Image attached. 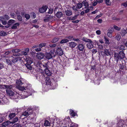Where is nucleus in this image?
Masks as SVG:
<instances>
[{"instance_id": "nucleus-31", "label": "nucleus", "mask_w": 127, "mask_h": 127, "mask_svg": "<svg viewBox=\"0 0 127 127\" xmlns=\"http://www.w3.org/2000/svg\"><path fill=\"white\" fill-rule=\"evenodd\" d=\"M18 120V118L17 117H15L14 118L11 123L12 124H14L15 122H17Z\"/></svg>"}, {"instance_id": "nucleus-36", "label": "nucleus", "mask_w": 127, "mask_h": 127, "mask_svg": "<svg viewBox=\"0 0 127 127\" xmlns=\"http://www.w3.org/2000/svg\"><path fill=\"white\" fill-rule=\"evenodd\" d=\"M82 3L79 2L77 4V6L78 9L81 8L82 6Z\"/></svg>"}, {"instance_id": "nucleus-17", "label": "nucleus", "mask_w": 127, "mask_h": 127, "mask_svg": "<svg viewBox=\"0 0 127 127\" xmlns=\"http://www.w3.org/2000/svg\"><path fill=\"white\" fill-rule=\"evenodd\" d=\"M69 46L72 48H74L75 46L76 45V43L73 42H71L69 43Z\"/></svg>"}, {"instance_id": "nucleus-19", "label": "nucleus", "mask_w": 127, "mask_h": 127, "mask_svg": "<svg viewBox=\"0 0 127 127\" xmlns=\"http://www.w3.org/2000/svg\"><path fill=\"white\" fill-rule=\"evenodd\" d=\"M66 15L67 16H70L72 14V11L70 9L67 10L65 11Z\"/></svg>"}, {"instance_id": "nucleus-57", "label": "nucleus", "mask_w": 127, "mask_h": 127, "mask_svg": "<svg viewBox=\"0 0 127 127\" xmlns=\"http://www.w3.org/2000/svg\"><path fill=\"white\" fill-rule=\"evenodd\" d=\"M41 49L40 48L38 47V48H36L35 49V50L37 52H38L41 51Z\"/></svg>"}, {"instance_id": "nucleus-12", "label": "nucleus", "mask_w": 127, "mask_h": 127, "mask_svg": "<svg viewBox=\"0 0 127 127\" xmlns=\"http://www.w3.org/2000/svg\"><path fill=\"white\" fill-rule=\"evenodd\" d=\"M85 46L82 44H79L77 46V47L80 51H82L83 50Z\"/></svg>"}, {"instance_id": "nucleus-30", "label": "nucleus", "mask_w": 127, "mask_h": 127, "mask_svg": "<svg viewBox=\"0 0 127 127\" xmlns=\"http://www.w3.org/2000/svg\"><path fill=\"white\" fill-rule=\"evenodd\" d=\"M117 40L119 41L120 40L121 38V37L120 35L119 34H117L115 37Z\"/></svg>"}, {"instance_id": "nucleus-11", "label": "nucleus", "mask_w": 127, "mask_h": 127, "mask_svg": "<svg viewBox=\"0 0 127 127\" xmlns=\"http://www.w3.org/2000/svg\"><path fill=\"white\" fill-rule=\"evenodd\" d=\"M11 62L14 64H15V63L17 62L18 61L19 59H20V57H18L17 58L14 57L12 56L11 57Z\"/></svg>"}, {"instance_id": "nucleus-52", "label": "nucleus", "mask_w": 127, "mask_h": 127, "mask_svg": "<svg viewBox=\"0 0 127 127\" xmlns=\"http://www.w3.org/2000/svg\"><path fill=\"white\" fill-rule=\"evenodd\" d=\"M92 54H94L97 52V51L96 49H93L92 50Z\"/></svg>"}, {"instance_id": "nucleus-61", "label": "nucleus", "mask_w": 127, "mask_h": 127, "mask_svg": "<svg viewBox=\"0 0 127 127\" xmlns=\"http://www.w3.org/2000/svg\"><path fill=\"white\" fill-rule=\"evenodd\" d=\"M4 118L3 117H0V123L3 122L4 120Z\"/></svg>"}, {"instance_id": "nucleus-47", "label": "nucleus", "mask_w": 127, "mask_h": 127, "mask_svg": "<svg viewBox=\"0 0 127 127\" xmlns=\"http://www.w3.org/2000/svg\"><path fill=\"white\" fill-rule=\"evenodd\" d=\"M104 39L106 41L105 43L108 44H110V43L109 42V39L108 38H107L105 36H104Z\"/></svg>"}, {"instance_id": "nucleus-64", "label": "nucleus", "mask_w": 127, "mask_h": 127, "mask_svg": "<svg viewBox=\"0 0 127 127\" xmlns=\"http://www.w3.org/2000/svg\"><path fill=\"white\" fill-rule=\"evenodd\" d=\"M96 33L98 35H99L101 34V32L99 30H98L96 31Z\"/></svg>"}, {"instance_id": "nucleus-63", "label": "nucleus", "mask_w": 127, "mask_h": 127, "mask_svg": "<svg viewBox=\"0 0 127 127\" xmlns=\"http://www.w3.org/2000/svg\"><path fill=\"white\" fill-rule=\"evenodd\" d=\"M10 15L13 18H14L15 17V14L14 13H11L10 14Z\"/></svg>"}, {"instance_id": "nucleus-27", "label": "nucleus", "mask_w": 127, "mask_h": 127, "mask_svg": "<svg viewBox=\"0 0 127 127\" xmlns=\"http://www.w3.org/2000/svg\"><path fill=\"white\" fill-rule=\"evenodd\" d=\"M4 19L3 17H0V20L2 21V24L3 25H5L7 23V22L5 21H4Z\"/></svg>"}, {"instance_id": "nucleus-15", "label": "nucleus", "mask_w": 127, "mask_h": 127, "mask_svg": "<svg viewBox=\"0 0 127 127\" xmlns=\"http://www.w3.org/2000/svg\"><path fill=\"white\" fill-rule=\"evenodd\" d=\"M44 57V55L43 53H39L37 55V58L40 60L43 58Z\"/></svg>"}, {"instance_id": "nucleus-24", "label": "nucleus", "mask_w": 127, "mask_h": 127, "mask_svg": "<svg viewBox=\"0 0 127 127\" xmlns=\"http://www.w3.org/2000/svg\"><path fill=\"white\" fill-rule=\"evenodd\" d=\"M82 3L85 6V8H87L88 7L89 4L86 1H83L82 2Z\"/></svg>"}, {"instance_id": "nucleus-41", "label": "nucleus", "mask_w": 127, "mask_h": 127, "mask_svg": "<svg viewBox=\"0 0 127 127\" xmlns=\"http://www.w3.org/2000/svg\"><path fill=\"white\" fill-rule=\"evenodd\" d=\"M6 62L8 65H11L12 64V63L11 62V61L9 59H6Z\"/></svg>"}, {"instance_id": "nucleus-14", "label": "nucleus", "mask_w": 127, "mask_h": 127, "mask_svg": "<svg viewBox=\"0 0 127 127\" xmlns=\"http://www.w3.org/2000/svg\"><path fill=\"white\" fill-rule=\"evenodd\" d=\"M127 33V30L125 29H122L121 31V34L122 36L125 35Z\"/></svg>"}, {"instance_id": "nucleus-26", "label": "nucleus", "mask_w": 127, "mask_h": 127, "mask_svg": "<svg viewBox=\"0 0 127 127\" xmlns=\"http://www.w3.org/2000/svg\"><path fill=\"white\" fill-rule=\"evenodd\" d=\"M21 50L18 49H13L12 50V52L13 53H17L20 51Z\"/></svg>"}, {"instance_id": "nucleus-53", "label": "nucleus", "mask_w": 127, "mask_h": 127, "mask_svg": "<svg viewBox=\"0 0 127 127\" xmlns=\"http://www.w3.org/2000/svg\"><path fill=\"white\" fill-rule=\"evenodd\" d=\"M56 46V44H49V46L51 47H54Z\"/></svg>"}, {"instance_id": "nucleus-60", "label": "nucleus", "mask_w": 127, "mask_h": 127, "mask_svg": "<svg viewBox=\"0 0 127 127\" xmlns=\"http://www.w3.org/2000/svg\"><path fill=\"white\" fill-rule=\"evenodd\" d=\"M49 9V11L48 12V13L49 14H51L53 12V9Z\"/></svg>"}, {"instance_id": "nucleus-34", "label": "nucleus", "mask_w": 127, "mask_h": 127, "mask_svg": "<svg viewBox=\"0 0 127 127\" xmlns=\"http://www.w3.org/2000/svg\"><path fill=\"white\" fill-rule=\"evenodd\" d=\"M105 3L107 5H110L111 4V2L110 0H105Z\"/></svg>"}, {"instance_id": "nucleus-4", "label": "nucleus", "mask_w": 127, "mask_h": 127, "mask_svg": "<svg viewBox=\"0 0 127 127\" xmlns=\"http://www.w3.org/2000/svg\"><path fill=\"white\" fill-rule=\"evenodd\" d=\"M53 52L50 51V53H46L45 55V58L46 60H49L52 58L53 55Z\"/></svg>"}, {"instance_id": "nucleus-54", "label": "nucleus", "mask_w": 127, "mask_h": 127, "mask_svg": "<svg viewBox=\"0 0 127 127\" xmlns=\"http://www.w3.org/2000/svg\"><path fill=\"white\" fill-rule=\"evenodd\" d=\"M13 126L14 127H21V126L18 123L15 124Z\"/></svg>"}, {"instance_id": "nucleus-21", "label": "nucleus", "mask_w": 127, "mask_h": 127, "mask_svg": "<svg viewBox=\"0 0 127 127\" xmlns=\"http://www.w3.org/2000/svg\"><path fill=\"white\" fill-rule=\"evenodd\" d=\"M124 121L122 120H120L118 123V124L120 127L124 125Z\"/></svg>"}, {"instance_id": "nucleus-58", "label": "nucleus", "mask_w": 127, "mask_h": 127, "mask_svg": "<svg viewBox=\"0 0 127 127\" xmlns=\"http://www.w3.org/2000/svg\"><path fill=\"white\" fill-rule=\"evenodd\" d=\"M21 53L22 54V56L23 55H25L26 56L28 55V53H26V52L25 51H22L21 52Z\"/></svg>"}, {"instance_id": "nucleus-7", "label": "nucleus", "mask_w": 127, "mask_h": 127, "mask_svg": "<svg viewBox=\"0 0 127 127\" xmlns=\"http://www.w3.org/2000/svg\"><path fill=\"white\" fill-rule=\"evenodd\" d=\"M47 6L46 5L43 6L41 8L39 9V12L42 13L45 12L47 9Z\"/></svg>"}, {"instance_id": "nucleus-33", "label": "nucleus", "mask_w": 127, "mask_h": 127, "mask_svg": "<svg viewBox=\"0 0 127 127\" xmlns=\"http://www.w3.org/2000/svg\"><path fill=\"white\" fill-rule=\"evenodd\" d=\"M22 115H24L25 116L27 117L29 115V113L28 112L27 110H26L23 113Z\"/></svg>"}, {"instance_id": "nucleus-10", "label": "nucleus", "mask_w": 127, "mask_h": 127, "mask_svg": "<svg viewBox=\"0 0 127 127\" xmlns=\"http://www.w3.org/2000/svg\"><path fill=\"white\" fill-rule=\"evenodd\" d=\"M114 31V29L113 28H112L108 30V32L107 33L108 36L110 37H111L112 36V33Z\"/></svg>"}, {"instance_id": "nucleus-48", "label": "nucleus", "mask_w": 127, "mask_h": 127, "mask_svg": "<svg viewBox=\"0 0 127 127\" xmlns=\"http://www.w3.org/2000/svg\"><path fill=\"white\" fill-rule=\"evenodd\" d=\"M30 91H27V92H28V93H30V94H31V95L32 93H34V91L31 88L30 89H29Z\"/></svg>"}, {"instance_id": "nucleus-25", "label": "nucleus", "mask_w": 127, "mask_h": 127, "mask_svg": "<svg viewBox=\"0 0 127 127\" xmlns=\"http://www.w3.org/2000/svg\"><path fill=\"white\" fill-rule=\"evenodd\" d=\"M25 65L28 69L30 70H31L32 69V67L31 65V64H26Z\"/></svg>"}, {"instance_id": "nucleus-5", "label": "nucleus", "mask_w": 127, "mask_h": 127, "mask_svg": "<svg viewBox=\"0 0 127 127\" xmlns=\"http://www.w3.org/2000/svg\"><path fill=\"white\" fill-rule=\"evenodd\" d=\"M58 9V8H55L54 10L55 13L56 12V13L55 14V15L58 18L60 19L63 16V14L62 12L61 11H57Z\"/></svg>"}, {"instance_id": "nucleus-29", "label": "nucleus", "mask_w": 127, "mask_h": 127, "mask_svg": "<svg viewBox=\"0 0 127 127\" xmlns=\"http://www.w3.org/2000/svg\"><path fill=\"white\" fill-rule=\"evenodd\" d=\"M59 38L58 37H55L53 39L51 42L52 43L56 42L59 40Z\"/></svg>"}, {"instance_id": "nucleus-55", "label": "nucleus", "mask_w": 127, "mask_h": 127, "mask_svg": "<svg viewBox=\"0 0 127 127\" xmlns=\"http://www.w3.org/2000/svg\"><path fill=\"white\" fill-rule=\"evenodd\" d=\"M4 17L6 20H8L9 18V16L7 15H4Z\"/></svg>"}, {"instance_id": "nucleus-22", "label": "nucleus", "mask_w": 127, "mask_h": 127, "mask_svg": "<svg viewBox=\"0 0 127 127\" xmlns=\"http://www.w3.org/2000/svg\"><path fill=\"white\" fill-rule=\"evenodd\" d=\"M16 114L15 113H10L9 115V117L10 119H12L14 117Z\"/></svg>"}, {"instance_id": "nucleus-43", "label": "nucleus", "mask_w": 127, "mask_h": 127, "mask_svg": "<svg viewBox=\"0 0 127 127\" xmlns=\"http://www.w3.org/2000/svg\"><path fill=\"white\" fill-rule=\"evenodd\" d=\"M17 19L19 21H22L23 19L21 16L20 15H18L17 16Z\"/></svg>"}, {"instance_id": "nucleus-16", "label": "nucleus", "mask_w": 127, "mask_h": 127, "mask_svg": "<svg viewBox=\"0 0 127 127\" xmlns=\"http://www.w3.org/2000/svg\"><path fill=\"white\" fill-rule=\"evenodd\" d=\"M20 24L19 23H16L13 24L11 27L12 29H16L17 28V27H19Z\"/></svg>"}, {"instance_id": "nucleus-23", "label": "nucleus", "mask_w": 127, "mask_h": 127, "mask_svg": "<svg viewBox=\"0 0 127 127\" xmlns=\"http://www.w3.org/2000/svg\"><path fill=\"white\" fill-rule=\"evenodd\" d=\"M49 63V62L45 63L44 64H41V66H43V67L46 68L45 69H47L49 67L48 65Z\"/></svg>"}, {"instance_id": "nucleus-62", "label": "nucleus", "mask_w": 127, "mask_h": 127, "mask_svg": "<svg viewBox=\"0 0 127 127\" xmlns=\"http://www.w3.org/2000/svg\"><path fill=\"white\" fill-rule=\"evenodd\" d=\"M124 65L123 64H121V66L120 67V68L122 69H123L124 68Z\"/></svg>"}, {"instance_id": "nucleus-20", "label": "nucleus", "mask_w": 127, "mask_h": 127, "mask_svg": "<svg viewBox=\"0 0 127 127\" xmlns=\"http://www.w3.org/2000/svg\"><path fill=\"white\" fill-rule=\"evenodd\" d=\"M45 73L47 76H49L51 75V73L50 71L47 69H45Z\"/></svg>"}, {"instance_id": "nucleus-8", "label": "nucleus", "mask_w": 127, "mask_h": 127, "mask_svg": "<svg viewBox=\"0 0 127 127\" xmlns=\"http://www.w3.org/2000/svg\"><path fill=\"white\" fill-rule=\"evenodd\" d=\"M15 21L14 20L12 19L10 20L7 22V25L5 26V27L6 28H8L9 27L10 25H12V24L15 23Z\"/></svg>"}, {"instance_id": "nucleus-18", "label": "nucleus", "mask_w": 127, "mask_h": 127, "mask_svg": "<svg viewBox=\"0 0 127 127\" xmlns=\"http://www.w3.org/2000/svg\"><path fill=\"white\" fill-rule=\"evenodd\" d=\"M16 83V84L19 86L22 85L23 83L22 82L21 79H20L17 80Z\"/></svg>"}, {"instance_id": "nucleus-6", "label": "nucleus", "mask_w": 127, "mask_h": 127, "mask_svg": "<svg viewBox=\"0 0 127 127\" xmlns=\"http://www.w3.org/2000/svg\"><path fill=\"white\" fill-rule=\"evenodd\" d=\"M55 53L59 56H61L63 54V51L61 48H58L57 49Z\"/></svg>"}, {"instance_id": "nucleus-40", "label": "nucleus", "mask_w": 127, "mask_h": 127, "mask_svg": "<svg viewBox=\"0 0 127 127\" xmlns=\"http://www.w3.org/2000/svg\"><path fill=\"white\" fill-rule=\"evenodd\" d=\"M31 15L32 17L34 19L36 17V14H35V13L34 12L31 13Z\"/></svg>"}, {"instance_id": "nucleus-13", "label": "nucleus", "mask_w": 127, "mask_h": 127, "mask_svg": "<svg viewBox=\"0 0 127 127\" xmlns=\"http://www.w3.org/2000/svg\"><path fill=\"white\" fill-rule=\"evenodd\" d=\"M27 63L29 64H31L32 63V60L31 58L28 57L26 58L25 60Z\"/></svg>"}, {"instance_id": "nucleus-51", "label": "nucleus", "mask_w": 127, "mask_h": 127, "mask_svg": "<svg viewBox=\"0 0 127 127\" xmlns=\"http://www.w3.org/2000/svg\"><path fill=\"white\" fill-rule=\"evenodd\" d=\"M73 9L75 11H78V7L77 6H74L72 7Z\"/></svg>"}, {"instance_id": "nucleus-44", "label": "nucleus", "mask_w": 127, "mask_h": 127, "mask_svg": "<svg viewBox=\"0 0 127 127\" xmlns=\"http://www.w3.org/2000/svg\"><path fill=\"white\" fill-rule=\"evenodd\" d=\"M13 55L17 56H21L22 54L19 53H13Z\"/></svg>"}, {"instance_id": "nucleus-28", "label": "nucleus", "mask_w": 127, "mask_h": 127, "mask_svg": "<svg viewBox=\"0 0 127 127\" xmlns=\"http://www.w3.org/2000/svg\"><path fill=\"white\" fill-rule=\"evenodd\" d=\"M18 89L19 90H21V91L24 90V92H26V91L27 89H26V88L24 87H22L19 86H18Z\"/></svg>"}, {"instance_id": "nucleus-32", "label": "nucleus", "mask_w": 127, "mask_h": 127, "mask_svg": "<svg viewBox=\"0 0 127 127\" xmlns=\"http://www.w3.org/2000/svg\"><path fill=\"white\" fill-rule=\"evenodd\" d=\"M50 124L47 120L45 121L44 125L45 126H48L50 125Z\"/></svg>"}, {"instance_id": "nucleus-50", "label": "nucleus", "mask_w": 127, "mask_h": 127, "mask_svg": "<svg viewBox=\"0 0 127 127\" xmlns=\"http://www.w3.org/2000/svg\"><path fill=\"white\" fill-rule=\"evenodd\" d=\"M25 17L27 19H29L30 18V16L29 14H26L25 15Z\"/></svg>"}, {"instance_id": "nucleus-3", "label": "nucleus", "mask_w": 127, "mask_h": 127, "mask_svg": "<svg viewBox=\"0 0 127 127\" xmlns=\"http://www.w3.org/2000/svg\"><path fill=\"white\" fill-rule=\"evenodd\" d=\"M82 40L84 41L88 42L86 46L89 49H91L94 47V45L92 41L90 39H87L85 37H83Z\"/></svg>"}, {"instance_id": "nucleus-46", "label": "nucleus", "mask_w": 127, "mask_h": 127, "mask_svg": "<svg viewBox=\"0 0 127 127\" xmlns=\"http://www.w3.org/2000/svg\"><path fill=\"white\" fill-rule=\"evenodd\" d=\"M27 111L29 113V115L31 114L32 113V109H31V108L28 109L27 110Z\"/></svg>"}, {"instance_id": "nucleus-35", "label": "nucleus", "mask_w": 127, "mask_h": 127, "mask_svg": "<svg viewBox=\"0 0 127 127\" xmlns=\"http://www.w3.org/2000/svg\"><path fill=\"white\" fill-rule=\"evenodd\" d=\"M46 45V43H41L39 44L38 46V47H40L41 49L43 47L45 46Z\"/></svg>"}, {"instance_id": "nucleus-2", "label": "nucleus", "mask_w": 127, "mask_h": 127, "mask_svg": "<svg viewBox=\"0 0 127 127\" xmlns=\"http://www.w3.org/2000/svg\"><path fill=\"white\" fill-rule=\"evenodd\" d=\"M114 59L118 62L119 60L123 59L125 57V54L123 51H120L118 53L115 52L114 54Z\"/></svg>"}, {"instance_id": "nucleus-37", "label": "nucleus", "mask_w": 127, "mask_h": 127, "mask_svg": "<svg viewBox=\"0 0 127 127\" xmlns=\"http://www.w3.org/2000/svg\"><path fill=\"white\" fill-rule=\"evenodd\" d=\"M6 35V32L3 31H1L0 32V35L1 36H5Z\"/></svg>"}, {"instance_id": "nucleus-9", "label": "nucleus", "mask_w": 127, "mask_h": 127, "mask_svg": "<svg viewBox=\"0 0 127 127\" xmlns=\"http://www.w3.org/2000/svg\"><path fill=\"white\" fill-rule=\"evenodd\" d=\"M104 53L107 56H111L112 55V52L109 49H105L104 50Z\"/></svg>"}, {"instance_id": "nucleus-42", "label": "nucleus", "mask_w": 127, "mask_h": 127, "mask_svg": "<svg viewBox=\"0 0 127 127\" xmlns=\"http://www.w3.org/2000/svg\"><path fill=\"white\" fill-rule=\"evenodd\" d=\"M71 115L73 116H75V113L72 110H71L70 112Z\"/></svg>"}, {"instance_id": "nucleus-59", "label": "nucleus", "mask_w": 127, "mask_h": 127, "mask_svg": "<svg viewBox=\"0 0 127 127\" xmlns=\"http://www.w3.org/2000/svg\"><path fill=\"white\" fill-rule=\"evenodd\" d=\"M24 51L26 53H28L29 51V49L28 48H26L25 49Z\"/></svg>"}, {"instance_id": "nucleus-49", "label": "nucleus", "mask_w": 127, "mask_h": 127, "mask_svg": "<svg viewBox=\"0 0 127 127\" xmlns=\"http://www.w3.org/2000/svg\"><path fill=\"white\" fill-rule=\"evenodd\" d=\"M119 48L120 50L123 51V50H125L124 46L122 45H121Z\"/></svg>"}, {"instance_id": "nucleus-56", "label": "nucleus", "mask_w": 127, "mask_h": 127, "mask_svg": "<svg viewBox=\"0 0 127 127\" xmlns=\"http://www.w3.org/2000/svg\"><path fill=\"white\" fill-rule=\"evenodd\" d=\"M122 5L125 7H127V1L122 3Z\"/></svg>"}, {"instance_id": "nucleus-1", "label": "nucleus", "mask_w": 127, "mask_h": 127, "mask_svg": "<svg viewBox=\"0 0 127 127\" xmlns=\"http://www.w3.org/2000/svg\"><path fill=\"white\" fill-rule=\"evenodd\" d=\"M0 86L6 89V91L7 95L11 96L14 95V93L12 90V88L15 86L14 85H0Z\"/></svg>"}, {"instance_id": "nucleus-39", "label": "nucleus", "mask_w": 127, "mask_h": 127, "mask_svg": "<svg viewBox=\"0 0 127 127\" xmlns=\"http://www.w3.org/2000/svg\"><path fill=\"white\" fill-rule=\"evenodd\" d=\"M8 125V122H5L2 124V127H6V126H7Z\"/></svg>"}, {"instance_id": "nucleus-38", "label": "nucleus", "mask_w": 127, "mask_h": 127, "mask_svg": "<svg viewBox=\"0 0 127 127\" xmlns=\"http://www.w3.org/2000/svg\"><path fill=\"white\" fill-rule=\"evenodd\" d=\"M69 41L68 40L66 39H63L60 42L61 43H63L67 42Z\"/></svg>"}, {"instance_id": "nucleus-45", "label": "nucleus", "mask_w": 127, "mask_h": 127, "mask_svg": "<svg viewBox=\"0 0 127 127\" xmlns=\"http://www.w3.org/2000/svg\"><path fill=\"white\" fill-rule=\"evenodd\" d=\"M113 28L116 30L118 31H120L121 29L120 28L118 27L117 26L115 25L113 26Z\"/></svg>"}]
</instances>
